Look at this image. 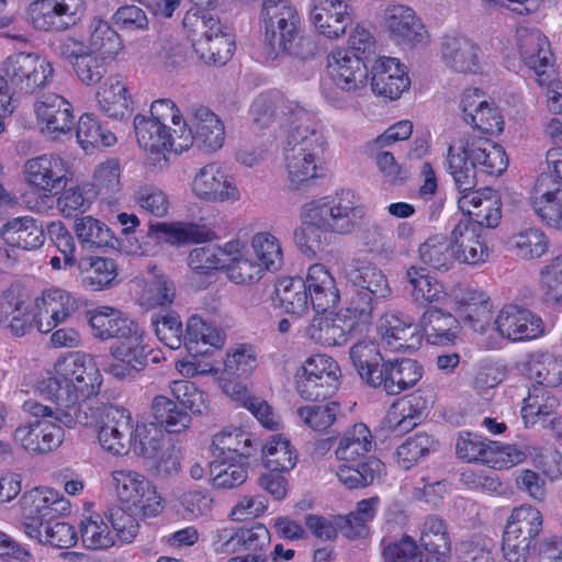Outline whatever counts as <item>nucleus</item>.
<instances>
[{"label":"nucleus","mask_w":562,"mask_h":562,"mask_svg":"<svg viewBox=\"0 0 562 562\" xmlns=\"http://www.w3.org/2000/svg\"><path fill=\"white\" fill-rule=\"evenodd\" d=\"M366 214L367 209L355 191H336L303 206L304 223L294 231V241L302 252L315 254L321 249L319 232L348 235Z\"/></svg>","instance_id":"f257e3e1"},{"label":"nucleus","mask_w":562,"mask_h":562,"mask_svg":"<svg viewBox=\"0 0 562 562\" xmlns=\"http://www.w3.org/2000/svg\"><path fill=\"white\" fill-rule=\"evenodd\" d=\"M102 382L94 358L86 352H72L55 363L54 374L41 380L36 391L53 401L54 407H59L98 395Z\"/></svg>","instance_id":"f03ea898"},{"label":"nucleus","mask_w":562,"mask_h":562,"mask_svg":"<svg viewBox=\"0 0 562 562\" xmlns=\"http://www.w3.org/2000/svg\"><path fill=\"white\" fill-rule=\"evenodd\" d=\"M543 527V517L531 505L513 509L505 526L502 552L507 562H527L536 549Z\"/></svg>","instance_id":"7ed1b4c3"},{"label":"nucleus","mask_w":562,"mask_h":562,"mask_svg":"<svg viewBox=\"0 0 562 562\" xmlns=\"http://www.w3.org/2000/svg\"><path fill=\"white\" fill-rule=\"evenodd\" d=\"M367 67L360 56L337 48L327 56V79L322 85L323 95L335 106H342V93L362 90L367 81Z\"/></svg>","instance_id":"20e7f679"},{"label":"nucleus","mask_w":562,"mask_h":562,"mask_svg":"<svg viewBox=\"0 0 562 562\" xmlns=\"http://www.w3.org/2000/svg\"><path fill=\"white\" fill-rule=\"evenodd\" d=\"M1 72L8 78L11 89L30 95L46 88L54 78L53 63L32 52H15L3 59Z\"/></svg>","instance_id":"39448f33"},{"label":"nucleus","mask_w":562,"mask_h":562,"mask_svg":"<svg viewBox=\"0 0 562 562\" xmlns=\"http://www.w3.org/2000/svg\"><path fill=\"white\" fill-rule=\"evenodd\" d=\"M115 407V405L100 401L97 395H89L76 403L59 407L44 405L35 400H27L23 404V409L33 417H53L55 422H59L68 428L76 424L99 428L110 408Z\"/></svg>","instance_id":"423d86ee"},{"label":"nucleus","mask_w":562,"mask_h":562,"mask_svg":"<svg viewBox=\"0 0 562 562\" xmlns=\"http://www.w3.org/2000/svg\"><path fill=\"white\" fill-rule=\"evenodd\" d=\"M261 16L265 23L266 53L286 50L301 32V16L290 0H263Z\"/></svg>","instance_id":"0eeeda50"},{"label":"nucleus","mask_w":562,"mask_h":562,"mask_svg":"<svg viewBox=\"0 0 562 562\" xmlns=\"http://www.w3.org/2000/svg\"><path fill=\"white\" fill-rule=\"evenodd\" d=\"M112 479L117 497L128 512L151 517L162 510L161 497L144 475L130 470H115Z\"/></svg>","instance_id":"6e6552de"},{"label":"nucleus","mask_w":562,"mask_h":562,"mask_svg":"<svg viewBox=\"0 0 562 562\" xmlns=\"http://www.w3.org/2000/svg\"><path fill=\"white\" fill-rule=\"evenodd\" d=\"M150 351L144 342V333L136 326L112 344L110 352L113 361L105 364L103 370L116 380H133L147 366Z\"/></svg>","instance_id":"1a4fd4ad"},{"label":"nucleus","mask_w":562,"mask_h":562,"mask_svg":"<svg viewBox=\"0 0 562 562\" xmlns=\"http://www.w3.org/2000/svg\"><path fill=\"white\" fill-rule=\"evenodd\" d=\"M519 56L539 86L550 85L554 76V58L547 36L538 29L519 26L516 31Z\"/></svg>","instance_id":"9d476101"},{"label":"nucleus","mask_w":562,"mask_h":562,"mask_svg":"<svg viewBox=\"0 0 562 562\" xmlns=\"http://www.w3.org/2000/svg\"><path fill=\"white\" fill-rule=\"evenodd\" d=\"M134 130L137 143L145 151L181 153L192 145V131L188 128V123H183L180 130L175 128L171 134L164 123L138 114L134 117Z\"/></svg>","instance_id":"9b49d317"},{"label":"nucleus","mask_w":562,"mask_h":562,"mask_svg":"<svg viewBox=\"0 0 562 562\" xmlns=\"http://www.w3.org/2000/svg\"><path fill=\"white\" fill-rule=\"evenodd\" d=\"M85 12V0H35L26 15L35 30L60 32L74 26Z\"/></svg>","instance_id":"f8f14e48"},{"label":"nucleus","mask_w":562,"mask_h":562,"mask_svg":"<svg viewBox=\"0 0 562 562\" xmlns=\"http://www.w3.org/2000/svg\"><path fill=\"white\" fill-rule=\"evenodd\" d=\"M23 177L30 187L44 192L45 196H50L66 188L70 171L63 158L44 154L24 162Z\"/></svg>","instance_id":"ddd939ff"},{"label":"nucleus","mask_w":562,"mask_h":562,"mask_svg":"<svg viewBox=\"0 0 562 562\" xmlns=\"http://www.w3.org/2000/svg\"><path fill=\"white\" fill-rule=\"evenodd\" d=\"M252 122L259 128L278 124H295L296 121H310V113L295 102L286 100L279 92L262 93L255 99L250 108Z\"/></svg>","instance_id":"4468645a"},{"label":"nucleus","mask_w":562,"mask_h":562,"mask_svg":"<svg viewBox=\"0 0 562 562\" xmlns=\"http://www.w3.org/2000/svg\"><path fill=\"white\" fill-rule=\"evenodd\" d=\"M192 191L200 200L212 203L236 202L240 199L234 176L216 162L199 169L192 181Z\"/></svg>","instance_id":"2eb2a0df"},{"label":"nucleus","mask_w":562,"mask_h":562,"mask_svg":"<svg viewBox=\"0 0 562 562\" xmlns=\"http://www.w3.org/2000/svg\"><path fill=\"white\" fill-rule=\"evenodd\" d=\"M21 424L13 432L16 445L32 454H44L58 448L64 440V429L53 417H34Z\"/></svg>","instance_id":"dca6fc26"},{"label":"nucleus","mask_w":562,"mask_h":562,"mask_svg":"<svg viewBox=\"0 0 562 562\" xmlns=\"http://www.w3.org/2000/svg\"><path fill=\"white\" fill-rule=\"evenodd\" d=\"M59 56L69 61L78 79L86 86L98 83L106 74L108 56L86 49L78 37L66 36L59 45Z\"/></svg>","instance_id":"f3484780"},{"label":"nucleus","mask_w":562,"mask_h":562,"mask_svg":"<svg viewBox=\"0 0 562 562\" xmlns=\"http://www.w3.org/2000/svg\"><path fill=\"white\" fill-rule=\"evenodd\" d=\"M78 308V302L69 292L54 288L35 300L33 321L41 333L47 334L65 323Z\"/></svg>","instance_id":"a211bd4d"},{"label":"nucleus","mask_w":562,"mask_h":562,"mask_svg":"<svg viewBox=\"0 0 562 562\" xmlns=\"http://www.w3.org/2000/svg\"><path fill=\"white\" fill-rule=\"evenodd\" d=\"M348 0H311L310 21L323 36L329 40L341 37L352 24Z\"/></svg>","instance_id":"6ab92c4d"},{"label":"nucleus","mask_w":562,"mask_h":562,"mask_svg":"<svg viewBox=\"0 0 562 562\" xmlns=\"http://www.w3.org/2000/svg\"><path fill=\"white\" fill-rule=\"evenodd\" d=\"M384 26L397 45L413 48L427 42V32L414 10L402 5H390L384 11Z\"/></svg>","instance_id":"aec40b11"},{"label":"nucleus","mask_w":562,"mask_h":562,"mask_svg":"<svg viewBox=\"0 0 562 562\" xmlns=\"http://www.w3.org/2000/svg\"><path fill=\"white\" fill-rule=\"evenodd\" d=\"M495 326L504 338L513 341L536 339L544 331V324L537 314L513 304L501 310Z\"/></svg>","instance_id":"412c9836"},{"label":"nucleus","mask_w":562,"mask_h":562,"mask_svg":"<svg viewBox=\"0 0 562 562\" xmlns=\"http://www.w3.org/2000/svg\"><path fill=\"white\" fill-rule=\"evenodd\" d=\"M482 233L480 225L469 218H463L454 225L449 239L456 260L467 265L487 261L490 249Z\"/></svg>","instance_id":"4be33fe9"},{"label":"nucleus","mask_w":562,"mask_h":562,"mask_svg":"<svg viewBox=\"0 0 562 562\" xmlns=\"http://www.w3.org/2000/svg\"><path fill=\"white\" fill-rule=\"evenodd\" d=\"M131 413L121 406L110 408L104 422L99 426L98 440L101 447L112 454H126L133 441Z\"/></svg>","instance_id":"5701e85b"},{"label":"nucleus","mask_w":562,"mask_h":562,"mask_svg":"<svg viewBox=\"0 0 562 562\" xmlns=\"http://www.w3.org/2000/svg\"><path fill=\"white\" fill-rule=\"evenodd\" d=\"M458 321L474 331H484L491 319L492 305L487 295L470 288H456L451 293Z\"/></svg>","instance_id":"b1692460"},{"label":"nucleus","mask_w":562,"mask_h":562,"mask_svg":"<svg viewBox=\"0 0 562 562\" xmlns=\"http://www.w3.org/2000/svg\"><path fill=\"white\" fill-rule=\"evenodd\" d=\"M34 109L36 117L52 137L71 132L75 125L74 108L64 97L45 93L35 102Z\"/></svg>","instance_id":"393cba45"},{"label":"nucleus","mask_w":562,"mask_h":562,"mask_svg":"<svg viewBox=\"0 0 562 562\" xmlns=\"http://www.w3.org/2000/svg\"><path fill=\"white\" fill-rule=\"evenodd\" d=\"M411 80L398 59L380 57L371 68V89L374 94L396 100L408 89Z\"/></svg>","instance_id":"a878e982"},{"label":"nucleus","mask_w":562,"mask_h":562,"mask_svg":"<svg viewBox=\"0 0 562 562\" xmlns=\"http://www.w3.org/2000/svg\"><path fill=\"white\" fill-rule=\"evenodd\" d=\"M382 340L392 351L416 350L422 344L419 325L403 314H385L379 324Z\"/></svg>","instance_id":"bb28decb"},{"label":"nucleus","mask_w":562,"mask_h":562,"mask_svg":"<svg viewBox=\"0 0 562 562\" xmlns=\"http://www.w3.org/2000/svg\"><path fill=\"white\" fill-rule=\"evenodd\" d=\"M440 55L445 65L457 72L475 74L481 68L479 46L459 34L442 37Z\"/></svg>","instance_id":"cd10ccee"},{"label":"nucleus","mask_w":562,"mask_h":562,"mask_svg":"<svg viewBox=\"0 0 562 562\" xmlns=\"http://www.w3.org/2000/svg\"><path fill=\"white\" fill-rule=\"evenodd\" d=\"M356 322L340 314L316 315L305 328V336L325 347L340 346L349 341Z\"/></svg>","instance_id":"c85d7f7f"},{"label":"nucleus","mask_w":562,"mask_h":562,"mask_svg":"<svg viewBox=\"0 0 562 562\" xmlns=\"http://www.w3.org/2000/svg\"><path fill=\"white\" fill-rule=\"evenodd\" d=\"M24 517L42 519L46 522L65 515L70 503L59 492L49 487H35L21 497Z\"/></svg>","instance_id":"c756f323"},{"label":"nucleus","mask_w":562,"mask_h":562,"mask_svg":"<svg viewBox=\"0 0 562 562\" xmlns=\"http://www.w3.org/2000/svg\"><path fill=\"white\" fill-rule=\"evenodd\" d=\"M501 205L497 193L487 188L461 195L458 200L459 209L482 229L483 227L494 228L498 225L502 217Z\"/></svg>","instance_id":"7c9ffc66"},{"label":"nucleus","mask_w":562,"mask_h":562,"mask_svg":"<svg viewBox=\"0 0 562 562\" xmlns=\"http://www.w3.org/2000/svg\"><path fill=\"white\" fill-rule=\"evenodd\" d=\"M429 404L420 391L396 401L387 411V427L396 435L412 430L427 416Z\"/></svg>","instance_id":"2f4dec72"},{"label":"nucleus","mask_w":562,"mask_h":562,"mask_svg":"<svg viewBox=\"0 0 562 562\" xmlns=\"http://www.w3.org/2000/svg\"><path fill=\"white\" fill-rule=\"evenodd\" d=\"M423 376V367L414 359L386 360L376 378V387L389 395H397L413 387Z\"/></svg>","instance_id":"473e14b6"},{"label":"nucleus","mask_w":562,"mask_h":562,"mask_svg":"<svg viewBox=\"0 0 562 562\" xmlns=\"http://www.w3.org/2000/svg\"><path fill=\"white\" fill-rule=\"evenodd\" d=\"M531 203L536 214L543 222L562 228V188L557 186L551 175L538 177Z\"/></svg>","instance_id":"72a5a7b5"},{"label":"nucleus","mask_w":562,"mask_h":562,"mask_svg":"<svg viewBox=\"0 0 562 562\" xmlns=\"http://www.w3.org/2000/svg\"><path fill=\"white\" fill-rule=\"evenodd\" d=\"M192 144L207 151H216L225 140V130L221 120L206 106L191 108Z\"/></svg>","instance_id":"f704fd0d"},{"label":"nucleus","mask_w":562,"mask_h":562,"mask_svg":"<svg viewBox=\"0 0 562 562\" xmlns=\"http://www.w3.org/2000/svg\"><path fill=\"white\" fill-rule=\"evenodd\" d=\"M213 456L223 464L248 459L252 448V437L239 428L223 429L212 439Z\"/></svg>","instance_id":"c9c22d12"},{"label":"nucleus","mask_w":562,"mask_h":562,"mask_svg":"<svg viewBox=\"0 0 562 562\" xmlns=\"http://www.w3.org/2000/svg\"><path fill=\"white\" fill-rule=\"evenodd\" d=\"M304 282L310 293L312 306L317 312H326L338 303L339 292L335 279L324 265H312L307 270Z\"/></svg>","instance_id":"e433bc0d"},{"label":"nucleus","mask_w":562,"mask_h":562,"mask_svg":"<svg viewBox=\"0 0 562 562\" xmlns=\"http://www.w3.org/2000/svg\"><path fill=\"white\" fill-rule=\"evenodd\" d=\"M30 304L16 290L9 289L0 299V325L16 337L24 336L31 327Z\"/></svg>","instance_id":"4c0bfd02"},{"label":"nucleus","mask_w":562,"mask_h":562,"mask_svg":"<svg viewBox=\"0 0 562 562\" xmlns=\"http://www.w3.org/2000/svg\"><path fill=\"white\" fill-rule=\"evenodd\" d=\"M0 236L8 246L23 250L37 249L45 240L43 226L30 216L9 221L0 228Z\"/></svg>","instance_id":"58836bf2"},{"label":"nucleus","mask_w":562,"mask_h":562,"mask_svg":"<svg viewBox=\"0 0 562 562\" xmlns=\"http://www.w3.org/2000/svg\"><path fill=\"white\" fill-rule=\"evenodd\" d=\"M346 277L358 290L368 291L375 299H386L392 294L386 276L369 261L353 260L346 270Z\"/></svg>","instance_id":"ea45409f"},{"label":"nucleus","mask_w":562,"mask_h":562,"mask_svg":"<svg viewBox=\"0 0 562 562\" xmlns=\"http://www.w3.org/2000/svg\"><path fill=\"white\" fill-rule=\"evenodd\" d=\"M448 170L451 175L454 187L461 195L475 192L477 186L476 169L467 155V144L459 140L448 148Z\"/></svg>","instance_id":"a19ab883"},{"label":"nucleus","mask_w":562,"mask_h":562,"mask_svg":"<svg viewBox=\"0 0 562 562\" xmlns=\"http://www.w3.org/2000/svg\"><path fill=\"white\" fill-rule=\"evenodd\" d=\"M522 370L541 387H554L562 382V359L551 352L529 353L522 362Z\"/></svg>","instance_id":"79ce46f5"},{"label":"nucleus","mask_w":562,"mask_h":562,"mask_svg":"<svg viewBox=\"0 0 562 562\" xmlns=\"http://www.w3.org/2000/svg\"><path fill=\"white\" fill-rule=\"evenodd\" d=\"M86 49H90L98 54L114 59L123 49V43L117 32L109 24V22L92 18L87 25V37L78 38Z\"/></svg>","instance_id":"37998d69"},{"label":"nucleus","mask_w":562,"mask_h":562,"mask_svg":"<svg viewBox=\"0 0 562 562\" xmlns=\"http://www.w3.org/2000/svg\"><path fill=\"white\" fill-rule=\"evenodd\" d=\"M100 110L109 117L124 119L131 112V95L124 79L119 76H110L98 92Z\"/></svg>","instance_id":"c03bdc74"},{"label":"nucleus","mask_w":562,"mask_h":562,"mask_svg":"<svg viewBox=\"0 0 562 562\" xmlns=\"http://www.w3.org/2000/svg\"><path fill=\"white\" fill-rule=\"evenodd\" d=\"M88 315L93 335L102 340L110 338L119 340L137 326L135 323L123 317L119 310L110 306H100L89 311Z\"/></svg>","instance_id":"a18cd8bd"},{"label":"nucleus","mask_w":562,"mask_h":562,"mask_svg":"<svg viewBox=\"0 0 562 562\" xmlns=\"http://www.w3.org/2000/svg\"><path fill=\"white\" fill-rule=\"evenodd\" d=\"M349 355L361 380L367 385L376 389V378L386 361L378 345L372 340H360L352 345Z\"/></svg>","instance_id":"49530a36"},{"label":"nucleus","mask_w":562,"mask_h":562,"mask_svg":"<svg viewBox=\"0 0 562 562\" xmlns=\"http://www.w3.org/2000/svg\"><path fill=\"white\" fill-rule=\"evenodd\" d=\"M464 144H467V155L475 169L480 168L482 172L490 176H499L506 170L508 160L501 145L488 139L464 142Z\"/></svg>","instance_id":"de8ad7c7"},{"label":"nucleus","mask_w":562,"mask_h":562,"mask_svg":"<svg viewBox=\"0 0 562 562\" xmlns=\"http://www.w3.org/2000/svg\"><path fill=\"white\" fill-rule=\"evenodd\" d=\"M558 406L559 401L555 396L550 395L544 387L533 386L524 400L521 415L526 425L541 423L543 427L551 426L555 429V418H548L555 413Z\"/></svg>","instance_id":"09e8293b"},{"label":"nucleus","mask_w":562,"mask_h":562,"mask_svg":"<svg viewBox=\"0 0 562 562\" xmlns=\"http://www.w3.org/2000/svg\"><path fill=\"white\" fill-rule=\"evenodd\" d=\"M290 131L286 148L311 154L313 158H322L326 148V139L310 114V121H296Z\"/></svg>","instance_id":"8fccbe9b"},{"label":"nucleus","mask_w":562,"mask_h":562,"mask_svg":"<svg viewBox=\"0 0 562 562\" xmlns=\"http://www.w3.org/2000/svg\"><path fill=\"white\" fill-rule=\"evenodd\" d=\"M284 166L290 186L297 190L319 177L323 170V159L313 158L311 154L301 153L300 150L285 148Z\"/></svg>","instance_id":"3c124183"},{"label":"nucleus","mask_w":562,"mask_h":562,"mask_svg":"<svg viewBox=\"0 0 562 562\" xmlns=\"http://www.w3.org/2000/svg\"><path fill=\"white\" fill-rule=\"evenodd\" d=\"M458 318L449 312L429 308L424 312L419 327L429 344L447 345L456 337Z\"/></svg>","instance_id":"603ef678"},{"label":"nucleus","mask_w":562,"mask_h":562,"mask_svg":"<svg viewBox=\"0 0 562 562\" xmlns=\"http://www.w3.org/2000/svg\"><path fill=\"white\" fill-rule=\"evenodd\" d=\"M371 448L372 435L369 428L364 424L358 423L342 434L335 454L339 461L348 463L364 461L366 454Z\"/></svg>","instance_id":"864d4df0"},{"label":"nucleus","mask_w":562,"mask_h":562,"mask_svg":"<svg viewBox=\"0 0 562 562\" xmlns=\"http://www.w3.org/2000/svg\"><path fill=\"white\" fill-rule=\"evenodd\" d=\"M405 279L411 286L412 300L419 305L441 302L446 296L443 285L426 273L422 267L411 266L406 270Z\"/></svg>","instance_id":"5fc2aeb1"},{"label":"nucleus","mask_w":562,"mask_h":562,"mask_svg":"<svg viewBox=\"0 0 562 562\" xmlns=\"http://www.w3.org/2000/svg\"><path fill=\"white\" fill-rule=\"evenodd\" d=\"M301 278H282L276 284L280 306L288 314L302 316L308 311L311 297Z\"/></svg>","instance_id":"6e6d98bb"},{"label":"nucleus","mask_w":562,"mask_h":562,"mask_svg":"<svg viewBox=\"0 0 562 562\" xmlns=\"http://www.w3.org/2000/svg\"><path fill=\"white\" fill-rule=\"evenodd\" d=\"M383 469L384 464L379 459L370 457L364 461L342 463L337 469V477L348 488H360L372 484Z\"/></svg>","instance_id":"4d7b16f0"},{"label":"nucleus","mask_w":562,"mask_h":562,"mask_svg":"<svg viewBox=\"0 0 562 562\" xmlns=\"http://www.w3.org/2000/svg\"><path fill=\"white\" fill-rule=\"evenodd\" d=\"M358 240L366 251L383 259H391L397 252L394 234L375 222L367 223L361 227Z\"/></svg>","instance_id":"13d9d810"},{"label":"nucleus","mask_w":562,"mask_h":562,"mask_svg":"<svg viewBox=\"0 0 562 562\" xmlns=\"http://www.w3.org/2000/svg\"><path fill=\"white\" fill-rule=\"evenodd\" d=\"M251 254L257 263L268 272L279 271L283 263V250L280 240L268 232H260L250 240Z\"/></svg>","instance_id":"bf43d9fd"},{"label":"nucleus","mask_w":562,"mask_h":562,"mask_svg":"<svg viewBox=\"0 0 562 562\" xmlns=\"http://www.w3.org/2000/svg\"><path fill=\"white\" fill-rule=\"evenodd\" d=\"M148 236L156 240L170 244L199 243L205 239L206 233L200 226L189 223H151Z\"/></svg>","instance_id":"052dcab7"},{"label":"nucleus","mask_w":562,"mask_h":562,"mask_svg":"<svg viewBox=\"0 0 562 562\" xmlns=\"http://www.w3.org/2000/svg\"><path fill=\"white\" fill-rule=\"evenodd\" d=\"M150 408L156 420L170 434H180L191 425L192 418L186 409L165 395L155 396Z\"/></svg>","instance_id":"680f3d73"},{"label":"nucleus","mask_w":562,"mask_h":562,"mask_svg":"<svg viewBox=\"0 0 562 562\" xmlns=\"http://www.w3.org/2000/svg\"><path fill=\"white\" fill-rule=\"evenodd\" d=\"M234 48L232 36L223 29L212 37H202L193 42L194 52L204 63L218 66L225 65L231 59Z\"/></svg>","instance_id":"e2e57ef3"},{"label":"nucleus","mask_w":562,"mask_h":562,"mask_svg":"<svg viewBox=\"0 0 562 562\" xmlns=\"http://www.w3.org/2000/svg\"><path fill=\"white\" fill-rule=\"evenodd\" d=\"M419 259L429 268L438 271L449 270L456 260L450 239L442 235L427 238L418 248Z\"/></svg>","instance_id":"0e129e2a"},{"label":"nucleus","mask_w":562,"mask_h":562,"mask_svg":"<svg viewBox=\"0 0 562 562\" xmlns=\"http://www.w3.org/2000/svg\"><path fill=\"white\" fill-rule=\"evenodd\" d=\"M265 465L270 471H290L297 460V454L290 441L281 435H274L262 447Z\"/></svg>","instance_id":"69168bd1"},{"label":"nucleus","mask_w":562,"mask_h":562,"mask_svg":"<svg viewBox=\"0 0 562 562\" xmlns=\"http://www.w3.org/2000/svg\"><path fill=\"white\" fill-rule=\"evenodd\" d=\"M419 541L425 550L432 555L446 557L451 549L447 525L442 518L436 515L426 517Z\"/></svg>","instance_id":"338daca9"},{"label":"nucleus","mask_w":562,"mask_h":562,"mask_svg":"<svg viewBox=\"0 0 562 562\" xmlns=\"http://www.w3.org/2000/svg\"><path fill=\"white\" fill-rule=\"evenodd\" d=\"M540 290L548 305L562 310V254L541 269Z\"/></svg>","instance_id":"774afa93"}]
</instances>
